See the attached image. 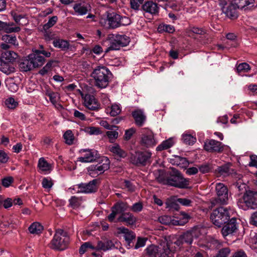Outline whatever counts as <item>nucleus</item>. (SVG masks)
Masks as SVG:
<instances>
[{
	"instance_id": "nucleus-7",
	"label": "nucleus",
	"mask_w": 257,
	"mask_h": 257,
	"mask_svg": "<svg viewBox=\"0 0 257 257\" xmlns=\"http://www.w3.org/2000/svg\"><path fill=\"white\" fill-rule=\"evenodd\" d=\"M120 16L114 13H107L106 16H103L100 20V24L103 27L108 29H115L119 27V21Z\"/></svg>"
},
{
	"instance_id": "nucleus-49",
	"label": "nucleus",
	"mask_w": 257,
	"mask_h": 257,
	"mask_svg": "<svg viewBox=\"0 0 257 257\" xmlns=\"http://www.w3.org/2000/svg\"><path fill=\"white\" fill-rule=\"evenodd\" d=\"M250 247L257 251V234L254 233L251 235L248 241Z\"/></svg>"
},
{
	"instance_id": "nucleus-47",
	"label": "nucleus",
	"mask_w": 257,
	"mask_h": 257,
	"mask_svg": "<svg viewBox=\"0 0 257 257\" xmlns=\"http://www.w3.org/2000/svg\"><path fill=\"white\" fill-rule=\"evenodd\" d=\"M250 69L249 65L246 63L239 64L236 68V71L238 74L240 75L242 72H247Z\"/></svg>"
},
{
	"instance_id": "nucleus-34",
	"label": "nucleus",
	"mask_w": 257,
	"mask_h": 257,
	"mask_svg": "<svg viewBox=\"0 0 257 257\" xmlns=\"http://www.w3.org/2000/svg\"><path fill=\"white\" fill-rule=\"evenodd\" d=\"M73 9L76 13L80 15H85L90 10V6L82 4H76Z\"/></svg>"
},
{
	"instance_id": "nucleus-40",
	"label": "nucleus",
	"mask_w": 257,
	"mask_h": 257,
	"mask_svg": "<svg viewBox=\"0 0 257 257\" xmlns=\"http://www.w3.org/2000/svg\"><path fill=\"white\" fill-rule=\"evenodd\" d=\"M229 167L230 164H225L224 165L218 167L216 171L220 176H226L231 173V170L229 168Z\"/></svg>"
},
{
	"instance_id": "nucleus-57",
	"label": "nucleus",
	"mask_w": 257,
	"mask_h": 257,
	"mask_svg": "<svg viewBox=\"0 0 257 257\" xmlns=\"http://www.w3.org/2000/svg\"><path fill=\"white\" fill-rule=\"evenodd\" d=\"M106 135L109 139L111 143H113L118 137V132L116 131H108Z\"/></svg>"
},
{
	"instance_id": "nucleus-12",
	"label": "nucleus",
	"mask_w": 257,
	"mask_h": 257,
	"mask_svg": "<svg viewBox=\"0 0 257 257\" xmlns=\"http://www.w3.org/2000/svg\"><path fill=\"white\" fill-rule=\"evenodd\" d=\"M158 143L154 138V133L150 130H146L142 135L141 144L147 147L151 148L155 146Z\"/></svg>"
},
{
	"instance_id": "nucleus-5",
	"label": "nucleus",
	"mask_w": 257,
	"mask_h": 257,
	"mask_svg": "<svg viewBox=\"0 0 257 257\" xmlns=\"http://www.w3.org/2000/svg\"><path fill=\"white\" fill-rule=\"evenodd\" d=\"M109 46L106 49L107 53L110 50H117L121 47L127 45L130 42V38L125 35L111 34L108 36Z\"/></svg>"
},
{
	"instance_id": "nucleus-33",
	"label": "nucleus",
	"mask_w": 257,
	"mask_h": 257,
	"mask_svg": "<svg viewBox=\"0 0 257 257\" xmlns=\"http://www.w3.org/2000/svg\"><path fill=\"white\" fill-rule=\"evenodd\" d=\"M175 144V142L173 138H170L169 139L164 141L160 145H159L157 148L156 150L157 151H161L164 150L168 149L172 147Z\"/></svg>"
},
{
	"instance_id": "nucleus-13",
	"label": "nucleus",
	"mask_w": 257,
	"mask_h": 257,
	"mask_svg": "<svg viewBox=\"0 0 257 257\" xmlns=\"http://www.w3.org/2000/svg\"><path fill=\"white\" fill-rule=\"evenodd\" d=\"M223 145L215 140H206L204 144V149L209 152H221L223 150Z\"/></svg>"
},
{
	"instance_id": "nucleus-15",
	"label": "nucleus",
	"mask_w": 257,
	"mask_h": 257,
	"mask_svg": "<svg viewBox=\"0 0 257 257\" xmlns=\"http://www.w3.org/2000/svg\"><path fill=\"white\" fill-rule=\"evenodd\" d=\"M96 180H93L88 183H81L77 185L78 192L82 193H91L97 190Z\"/></svg>"
},
{
	"instance_id": "nucleus-44",
	"label": "nucleus",
	"mask_w": 257,
	"mask_h": 257,
	"mask_svg": "<svg viewBox=\"0 0 257 257\" xmlns=\"http://www.w3.org/2000/svg\"><path fill=\"white\" fill-rule=\"evenodd\" d=\"M182 140L184 143L188 145L193 144L196 140L195 137L187 133H184L182 135Z\"/></svg>"
},
{
	"instance_id": "nucleus-55",
	"label": "nucleus",
	"mask_w": 257,
	"mask_h": 257,
	"mask_svg": "<svg viewBox=\"0 0 257 257\" xmlns=\"http://www.w3.org/2000/svg\"><path fill=\"white\" fill-rule=\"evenodd\" d=\"M50 100L55 105L58 101L60 97L59 94L56 92H51L49 93Z\"/></svg>"
},
{
	"instance_id": "nucleus-48",
	"label": "nucleus",
	"mask_w": 257,
	"mask_h": 257,
	"mask_svg": "<svg viewBox=\"0 0 257 257\" xmlns=\"http://www.w3.org/2000/svg\"><path fill=\"white\" fill-rule=\"evenodd\" d=\"M42 187L46 189L50 190L53 185L52 179L50 177H45L42 181Z\"/></svg>"
},
{
	"instance_id": "nucleus-8",
	"label": "nucleus",
	"mask_w": 257,
	"mask_h": 257,
	"mask_svg": "<svg viewBox=\"0 0 257 257\" xmlns=\"http://www.w3.org/2000/svg\"><path fill=\"white\" fill-rule=\"evenodd\" d=\"M180 216V219H176L168 215H162L158 218V220L160 223L164 224L183 225L188 222L189 216L184 212H181Z\"/></svg>"
},
{
	"instance_id": "nucleus-54",
	"label": "nucleus",
	"mask_w": 257,
	"mask_h": 257,
	"mask_svg": "<svg viewBox=\"0 0 257 257\" xmlns=\"http://www.w3.org/2000/svg\"><path fill=\"white\" fill-rule=\"evenodd\" d=\"M6 33H11L13 32H18L21 29L19 27H12V26H8L5 23V26L3 29Z\"/></svg>"
},
{
	"instance_id": "nucleus-23",
	"label": "nucleus",
	"mask_w": 257,
	"mask_h": 257,
	"mask_svg": "<svg viewBox=\"0 0 257 257\" xmlns=\"http://www.w3.org/2000/svg\"><path fill=\"white\" fill-rule=\"evenodd\" d=\"M28 58L30 59L33 68L42 66L45 62V58L39 55L38 53H35L34 51H33V53L29 55Z\"/></svg>"
},
{
	"instance_id": "nucleus-38",
	"label": "nucleus",
	"mask_w": 257,
	"mask_h": 257,
	"mask_svg": "<svg viewBox=\"0 0 257 257\" xmlns=\"http://www.w3.org/2000/svg\"><path fill=\"white\" fill-rule=\"evenodd\" d=\"M19 67L21 71L24 72L30 71L34 68L32 62L29 58L27 59L24 60L23 62H21L19 64Z\"/></svg>"
},
{
	"instance_id": "nucleus-64",
	"label": "nucleus",
	"mask_w": 257,
	"mask_h": 257,
	"mask_svg": "<svg viewBox=\"0 0 257 257\" xmlns=\"http://www.w3.org/2000/svg\"><path fill=\"white\" fill-rule=\"evenodd\" d=\"M177 201L179 203L186 206H190L192 203V201L190 199L187 198H178Z\"/></svg>"
},
{
	"instance_id": "nucleus-46",
	"label": "nucleus",
	"mask_w": 257,
	"mask_h": 257,
	"mask_svg": "<svg viewBox=\"0 0 257 257\" xmlns=\"http://www.w3.org/2000/svg\"><path fill=\"white\" fill-rule=\"evenodd\" d=\"M58 17L57 16H53L51 17L48 22L43 25V29L45 31H47L49 29L53 27L57 22Z\"/></svg>"
},
{
	"instance_id": "nucleus-61",
	"label": "nucleus",
	"mask_w": 257,
	"mask_h": 257,
	"mask_svg": "<svg viewBox=\"0 0 257 257\" xmlns=\"http://www.w3.org/2000/svg\"><path fill=\"white\" fill-rule=\"evenodd\" d=\"M9 158L7 154L4 150H0V163H7Z\"/></svg>"
},
{
	"instance_id": "nucleus-20",
	"label": "nucleus",
	"mask_w": 257,
	"mask_h": 257,
	"mask_svg": "<svg viewBox=\"0 0 257 257\" xmlns=\"http://www.w3.org/2000/svg\"><path fill=\"white\" fill-rule=\"evenodd\" d=\"M237 230L236 218L232 217L229 222L225 225L221 229V233L224 237L235 232Z\"/></svg>"
},
{
	"instance_id": "nucleus-17",
	"label": "nucleus",
	"mask_w": 257,
	"mask_h": 257,
	"mask_svg": "<svg viewBox=\"0 0 257 257\" xmlns=\"http://www.w3.org/2000/svg\"><path fill=\"white\" fill-rule=\"evenodd\" d=\"M199 231L197 228H194L184 232L181 236L184 243L190 245L192 243L194 239L199 237Z\"/></svg>"
},
{
	"instance_id": "nucleus-52",
	"label": "nucleus",
	"mask_w": 257,
	"mask_h": 257,
	"mask_svg": "<svg viewBox=\"0 0 257 257\" xmlns=\"http://www.w3.org/2000/svg\"><path fill=\"white\" fill-rule=\"evenodd\" d=\"M6 106L10 109H14L18 105V102L13 97H9L5 101Z\"/></svg>"
},
{
	"instance_id": "nucleus-19",
	"label": "nucleus",
	"mask_w": 257,
	"mask_h": 257,
	"mask_svg": "<svg viewBox=\"0 0 257 257\" xmlns=\"http://www.w3.org/2000/svg\"><path fill=\"white\" fill-rule=\"evenodd\" d=\"M225 2L220 3V5L221 6L222 12L226 15L228 18L234 19L237 18L238 14L236 12L237 8L233 5L231 3V4L228 6L227 7L224 6L226 5Z\"/></svg>"
},
{
	"instance_id": "nucleus-58",
	"label": "nucleus",
	"mask_w": 257,
	"mask_h": 257,
	"mask_svg": "<svg viewBox=\"0 0 257 257\" xmlns=\"http://www.w3.org/2000/svg\"><path fill=\"white\" fill-rule=\"evenodd\" d=\"M159 31H164L166 32L172 33L174 31V28L173 26L169 25H164L160 26L159 27Z\"/></svg>"
},
{
	"instance_id": "nucleus-37",
	"label": "nucleus",
	"mask_w": 257,
	"mask_h": 257,
	"mask_svg": "<svg viewBox=\"0 0 257 257\" xmlns=\"http://www.w3.org/2000/svg\"><path fill=\"white\" fill-rule=\"evenodd\" d=\"M2 57L10 62H13L17 58L18 55L14 51H6L2 53Z\"/></svg>"
},
{
	"instance_id": "nucleus-22",
	"label": "nucleus",
	"mask_w": 257,
	"mask_h": 257,
	"mask_svg": "<svg viewBox=\"0 0 257 257\" xmlns=\"http://www.w3.org/2000/svg\"><path fill=\"white\" fill-rule=\"evenodd\" d=\"M81 96L84 99V104L87 108L91 110L97 108L98 105L93 95L89 94L84 95L82 93Z\"/></svg>"
},
{
	"instance_id": "nucleus-51",
	"label": "nucleus",
	"mask_w": 257,
	"mask_h": 257,
	"mask_svg": "<svg viewBox=\"0 0 257 257\" xmlns=\"http://www.w3.org/2000/svg\"><path fill=\"white\" fill-rule=\"evenodd\" d=\"M69 203L73 208H77L79 207L81 203V199L80 198L75 196H72L69 199Z\"/></svg>"
},
{
	"instance_id": "nucleus-30",
	"label": "nucleus",
	"mask_w": 257,
	"mask_h": 257,
	"mask_svg": "<svg viewBox=\"0 0 257 257\" xmlns=\"http://www.w3.org/2000/svg\"><path fill=\"white\" fill-rule=\"evenodd\" d=\"M254 0H233L232 3L238 9H242L246 6L254 5Z\"/></svg>"
},
{
	"instance_id": "nucleus-14",
	"label": "nucleus",
	"mask_w": 257,
	"mask_h": 257,
	"mask_svg": "<svg viewBox=\"0 0 257 257\" xmlns=\"http://www.w3.org/2000/svg\"><path fill=\"white\" fill-rule=\"evenodd\" d=\"M176 249L171 248V243L163 242L158 246V254L160 257H172Z\"/></svg>"
},
{
	"instance_id": "nucleus-32",
	"label": "nucleus",
	"mask_w": 257,
	"mask_h": 257,
	"mask_svg": "<svg viewBox=\"0 0 257 257\" xmlns=\"http://www.w3.org/2000/svg\"><path fill=\"white\" fill-rule=\"evenodd\" d=\"M102 162V163L94 165L96 167V170L98 171V174H100V175L109 168V160L106 157L103 159Z\"/></svg>"
},
{
	"instance_id": "nucleus-35",
	"label": "nucleus",
	"mask_w": 257,
	"mask_h": 257,
	"mask_svg": "<svg viewBox=\"0 0 257 257\" xmlns=\"http://www.w3.org/2000/svg\"><path fill=\"white\" fill-rule=\"evenodd\" d=\"M145 255L144 257H156L158 253V246L155 245H151L145 249Z\"/></svg>"
},
{
	"instance_id": "nucleus-36",
	"label": "nucleus",
	"mask_w": 257,
	"mask_h": 257,
	"mask_svg": "<svg viewBox=\"0 0 257 257\" xmlns=\"http://www.w3.org/2000/svg\"><path fill=\"white\" fill-rule=\"evenodd\" d=\"M109 148L111 152L119 157L124 158L126 156L125 152L121 150L118 145L115 144L113 146H110Z\"/></svg>"
},
{
	"instance_id": "nucleus-26",
	"label": "nucleus",
	"mask_w": 257,
	"mask_h": 257,
	"mask_svg": "<svg viewBox=\"0 0 257 257\" xmlns=\"http://www.w3.org/2000/svg\"><path fill=\"white\" fill-rule=\"evenodd\" d=\"M0 71L4 73L9 75L15 71L13 65L0 60Z\"/></svg>"
},
{
	"instance_id": "nucleus-27",
	"label": "nucleus",
	"mask_w": 257,
	"mask_h": 257,
	"mask_svg": "<svg viewBox=\"0 0 257 257\" xmlns=\"http://www.w3.org/2000/svg\"><path fill=\"white\" fill-rule=\"evenodd\" d=\"M53 45L56 48H58L62 50H67L71 49L69 42L67 40L58 39L53 42Z\"/></svg>"
},
{
	"instance_id": "nucleus-43",
	"label": "nucleus",
	"mask_w": 257,
	"mask_h": 257,
	"mask_svg": "<svg viewBox=\"0 0 257 257\" xmlns=\"http://www.w3.org/2000/svg\"><path fill=\"white\" fill-rule=\"evenodd\" d=\"M63 138L66 144L69 145H72L74 140V136L71 130L67 131L63 135Z\"/></svg>"
},
{
	"instance_id": "nucleus-16",
	"label": "nucleus",
	"mask_w": 257,
	"mask_h": 257,
	"mask_svg": "<svg viewBox=\"0 0 257 257\" xmlns=\"http://www.w3.org/2000/svg\"><path fill=\"white\" fill-rule=\"evenodd\" d=\"M37 168L40 173L47 175L51 172L53 166L52 164L48 163L44 158L41 157L38 160Z\"/></svg>"
},
{
	"instance_id": "nucleus-3",
	"label": "nucleus",
	"mask_w": 257,
	"mask_h": 257,
	"mask_svg": "<svg viewBox=\"0 0 257 257\" xmlns=\"http://www.w3.org/2000/svg\"><path fill=\"white\" fill-rule=\"evenodd\" d=\"M69 237L63 230L58 229L56 230L53 239L50 244V247L57 250H64L68 246Z\"/></svg>"
},
{
	"instance_id": "nucleus-29",
	"label": "nucleus",
	"mask_w": 257,
	"mask_h": 257,
	"mask_svg": "<svg viewBox=\"0 0 257 257\" xmlns=\"http://www.w3.org/2000/svg\"><path fill=\"white\" fill-rule=\"evenodd\" d=\"M118 220L119 221L125 222L129 225H133L136 222V218L130 213H122Z\"/></svg>"
},
{
	"instance_id": "nucleus-60",
	"label": "nucleus",
	"mask_w": 257,
	"mask_h": 257,
	"mask_svg": "<svg viewBox=\"0 0 257 257\" xmlns=\"http://www.w3.org/2000/svg\"><path fill=\"white\" fill-rule=\"evenodd\" d=\"M89 248H93L92 246L90 243L85 242L81 246L79 249V253L80 254H83Z\"/></svg>"
},
{
	"instance_id": "nucleus-1",
	"label": "nucleus",
	"mask_w": 257,
	"mask_h": 257,
	"mask_svg": "<svg viewBox=\"0 0 257 257\" xmlns=\"http://www.w3.org/2000/svg\"><path fill=\"white\" fill-rule=\"evenodd\" d=\"M111 75L109 70L104 66L97 67L91 74L95 86L100 88H105L108 85Z\"/></svg>"
},
{
	"instance_id": "nucleus-41",
	"label": "nucleus",
	"mask_w": 257,
	"mask_h": 257,
	"mask_svg": "<svg viewBox=\"0 0 257 257\" xmlns=\"http://www.w3.org/2000/svg\"><path fill=\"white\" fill-rule=\"evenodd\" d=\"M99 248L103 250L111 249L114 247L113 242L110 240H106L104 242H100L98 243Z\"/></svg>"
},
{
	"instance_id": "nucleus-28",
	"label": "nucleus",
	"mask_w": 257,
	"mask_h": 257,
	"mask_svg": "<svg viewBox=\"0 0 257 257\" xmlns=\"http://www.w3.org/2000/svg\"><path fill=\"white\" fill-rule=\"evenodd\" d=\"M171 163L181 168H186L189 165V162L185 158L180 156H175L174 158L172 159Z\"/></svg>"
},
{
	"instance_id": "nucleus-11",
	"label": "nucleus",
	"mask_w": 257,
	"mask_h": 257,
	"mask_svg": "<svg viewBox=\"0 0 257 257\" xmlns=\"http://www.w3.org/2000/svg\"><path fill=\"white\" fill-rule=\"evenodd\" d=\"M81 156L78 161L82 163H89L94 161L98 157L97 151L93 150H81L80 151Z\"/></svg>"
},
{
	"instance_id": "nucleus-56",
	"label": "nucleus",
	"mask_w": 257,
	"mask_h": 257,
	"mask_svg": "<svg viewBox=\"0 0 257 257\" xmlns=\"http://www.w3.org/2000/svg\"><path fill=\"white\" fill-rule=\"evenodd\" d=\"M87 171L89 175L92 177H96L100 175L98 174L97 170H96V167L94 165H91L87 168Z\"/></svg>"
},
{
	"instance_id": "nucleus-53",
	"label": "nucleus",
	"mask_w": 257,
	"mask_h": 257,
	"mask_svg": "<svg viewBox=\"0 0 257 257\" xmlns=\"http://www.w3.org/2000/svg\"><path fill=\"white\" fill-rule=\"evenodd\" d=\"M230 250L228 247H224L220 249L217 254L213 257H228Z\"/></svg>"
},
{
	"instance_id": "nucleus-31",
	"label": "nucleus",
	"mask_w": 257,
	"mask_h": 257,
	"mask_svg": "<svg viewBox=\"0 0 257 257\" xmlns=\"http://www.w3.org/2000/svg\"><path fill=\"white\" fill-rule=\"evenodd\" d=\"M106 111L107 113L112 116H115L118 115L121 112L120 105L117 103H113L110 106H107Z\"/></svg>"
},
{
	"instance_id": "nucleus-59",
	"label": "nucleus",
	"mask_w": 257,
	"mask_h": 257,
	"mask_svg": "<svg viewBox=\"0 0 257 257\" xmlns=\"http://www.w3.org/2000/svg\"><path fill=\"white\" fill-rule=\"evenodd\" d=\"M167 208H173L177 210L178 208V204L172 199H168L166 203Z\"/></svg>"
},
{
	"instance_id": "nucleus-62",
	"label": "nucleus",
	"mask_w": 257,
	"mask_h": 257,
	"mask_svg": "<svg viewBox=\"0 0 257 257\" xmlns=\"http://www.w3.org/2000/svg\"><path fill=\"white\" fill-rule=\"evenodd\" d=\"M143 209V205L141 202H137L132 206L131 209L134 212H140Z\"/></svg>"
},
{
	"instance_id": "nucleus-24",
	"label": "nucleus",
	"mask_w": 257,
	"mask_h": 257,
	"mask_svg": "<svg viewBox=\"0 0 257 257\" xmlns=\"http://www.w3.org/2000/svg\"><path fill=\"white\" fill-rule=\"evenodd\" d=\"M132 115L135 120L136 124L142 126L146 120V116L141 109H136L132 112Z\"/></svg>"
},
{
	"instance_id": "nucleus-2",
	"label": "nucleus",
	"mask_w": 257,
	"mask_h": 257,
	"mask_svg": "<svg viewBox=\"0 0 257 257\" xmlns=\"http://www.w3.org/2000/svg\"><path fill=\"white\" fill-rule=\"evenodd\" d=\"M231 212L232 210L230 208L220 207L213 211L210 219L214 225L220 227L229 221Z\"/></svg>"
},
{
	"instance_id": "nucleus-18",
	"label": "nucleus",
	"mask_w": 257,
	"mask_h": 257,
	"mask_svg": "<svg viewBox=\"0 0 257 257\" xmlns=\"http://www.w3.org/2000/svg\"><path fill=\"white\" fill-rule=\"evenodd\" d=\"M142 8L145 12L149 13L152 16H157L159 14V7L157 3L152 1L145 2Z\"/></svg>"
},
{
	"instance_id": "nucleus-25",
	"label": "nucleus",
	"mask_w": 257,
	"mask_h": 257,
	"mask_svg": "<svg viewBox=\"0 0 257 257\" xmlns=\"http://www.w3.org/2000/svg\"><path fill=\"white\" fill-rule=\"evenodd\" d=\"M117 230V233H123L124 234V238L128 243H130L135 238V233L124 227H118Z\"/></svg>"
},
{
	"instance_id": "nucleus-63",
	"label": "nucleus",
	"mask_w": 257,
	"mask_h": 257,
	"mask_svg": "<svg viewBox=\"0 0 257 257\" xmlns=\"http://www.w3.org/2000/svg\"><path fill=\"white\" fill-rule=\"evenodd\" d=\"M119 27L121 26H127L131 23L130 20L126 17H121L119 21Z\"/></svg>"
},
{
	"instance_id": "nucleus-42",
	"label": "nucleus",
	"mask_w": 257,
	"mask_h": 257,
	"mask_svg": "<svg viewBox=\"0 0 257 257\" xmlns=\"http://www.w3.org/2000/svg\"><path fill=\"white\" fill-rule=\"evenodd\" d=\"M6 85L10 91L12 92L17 91L19 89V86L14 81V78H10L6 80Z\"/></svg>"
},
{
	"instance_id": "nucleus-21",
	"label": "nucleus",
	"mask_w": 257,
	"mask_h": 257,
	"mask_svg": "<svg viewBox=\"0 0 257 257\" xmlns=\"http://www.w3.org/2000/svg\"><path fill=\"white\" fill-rule=\"evenodd\" d=\"M126 206L123 203L115 204L111 208V213L108 215L107 219L110 222H112L117 214L122 213L126 210Z\"/></svg>"
},
{
	"instance_id": "nucleus-6",
	"label": "nucleus",
	"mask_w": 257,
	"mask_h": 257,
	"mask_svg": "<svg viewBox=\"0 0 257 257\" xmlns=\"http://www.w3.org/2000/svg\"><path fill=\"white\" fill-rule=\"evenodd\" d=\"M164 183L179 188H187L189 185L188 180L184 178L182 175L175 169H172L170 176Z\"/></svg>"
},
{
	"instance_id": "nucleus-4",
	"label": "nucleus",
	"mask_w": 257,
	"mask_h": 257,
	"mask_svg": "<svg viewBox=\"0 0 257 257\" xmlns=\"http://www.w3.org/2000/svg\"><path fill=\"white\" fill-rule=\"evenodd\" d=\"M238 206L243 210L257 208V192L252 191H246L242 198L237 202Z\"/></svg>"
},
{
	"instance_id": "nucleus-50",
	"label": "nucleus",
	"mask_w": 257,
	"mask_h": 257,
	"mask_svg": "<svg viewBox=\"0 0 257 257\" xmlns=\"http://www.w3.org/2000/svg\"><path fill=\"white\" fill-rule=\"evenodd\" d=\"M54 62V61H49L46 64V65L39 71V73L42 75L46 74L49 71L52 69Z\"/></svg>"
},
{
	"instance_id": "nucleus-45",
	"label": "nucleus",
	"mask_w": 257,
	"mask_h": 257,
	"mask_svg": "<svg viewBox=\"0 0 257 257\" xmlns=\"http://www.w3.org/2000/svg\"><path fill=\"white\" fill-rule=\"evenodd\" d=\"M2 40L6 43L12 44L14 46L18 45L16 36L10 35H4L2 37Z\"/></svg>"
},
{
	"instance_id": "nucleus-39",
	"label": "nucleus",
	"mask_w": 257,
	"mask_h": 257,
	"mask_svg": "<svg viewBox=\"0 0 257 257\" xmlns=\"http://www.w3.org/2000/svg\"><path fill=\"white\" fill-rule=\"evenodd\" d=\"M43 229V226L39 222L33 223L29 227V230L32 234H39Z\"/></svg>"
},
{
	"instance_id": "nucleus-9",
	"label": "nucleus",
	"mask_w": 257,
	"mask_h": 257,
	"mask_svg": "<svg viewBox=\"0 0 257 257\" xmlns=\"http://www.w3.org/2000/svg\"><path fill=\"white\" fill-rule=\"evenodd\" d=\"M152 153L150 151L136 152L131 155L130 161L136 165L145 166L150 162Z\"/></svg>"
},
{
	"instance_id": "nucleus-10",
	"label": "nucleus",
	"mask_w": 257,
	"mask_h": 257,
	"mask_svg": "<svg viewBox=\"0 0 257 257\" xmlns=\"http://www.w3.org/2000/svg\"><path fill=\"white\" fill-rule=\"evenodd\" d=\"M216 192L217 196L213 203L225 204H227L228 200V190L227 187L221 183H218L216 184Z\"/></svg>"
}]
</instances>
